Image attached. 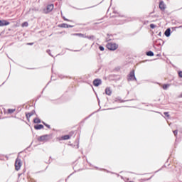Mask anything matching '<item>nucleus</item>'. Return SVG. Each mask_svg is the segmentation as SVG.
I'll list each match as a JSON object with an SVG mask.
<instances>
[{"instance_id":"nucleus-9","label":"nucleus","mask_w":182,"mask_h":182,"mask_svg":"<svg viewBox=\"0 0 182 182\" xmlns=\"http://www.w3.org/2000/svg\"><path fill=\"white\" fill-rule=\"evenodd\" d=\"M36 130H41V129H43V125L39 124L34 127Z\"/></svg>"},{"instance_id":"nucleus-1","label":"nucleus","mask_w":182,"mask_h":182,"mask_svg":"<svg viewBox=\"0 0 182 182\" xmlns=\"http://www.w3.org/2000/svg\"><path fill=\"white\" fill-rule=\"evenodd\" d=\"M107 48L109 50H116V49H117L119 48V46L116 43H109L107 45Z\"/></svg>"},{"instance_id":"nucleus-18","label":"nucleus","mask_w":182,"mask_h":182,"mask_svg":"<svg viewBox=\"0 0 182 182\" xmlns=\"http://www.w3.org/2000/svg\"><path fill=\"white\" fill-rule=\"evenodd\" d=\"M45 139H46V136H43L40 137L39 140L43 141V140H45Z\"/></svg>"},{"instance_id":"nucleus-25","label":"nucleus","mask_w":182,"mask_h":182,"mask_svg":"<svg viewBox=\"0 0 182 182\" xmlns=\"http://www.w3.org/2000/svg\"><path fill=\"white\" fill-rule=\"evenodd\" d=\"M178 75L180 76V77H182V72H179Z\"/></svg>"},{"instance_id":"nucleus-15","label":"nucleus","mask_w":182,"mask_h":182,"mask_svg":"<svg viewBox=\"0 0 182 182\" xmlns=\"http://www.w3.org/2000/svg\"><path fill=\"white\" fill-rule=\"evenodd\" d=\"M147 56H154V53L152 51L146 53Z\"/></svg>"},{"instance_id":"nucleus-13","label":"nucleus","mask_w":182,"mask_h":182,"mask_svg":"<svg viewBox=\"0 0 182 182\" xmlns=\"http://www.w3.org/2000/svg\"><path fill=\"white\" fill-rule=\"evenodd\" d=\"M60 27L61 28H72V26H68V24L63 23V24L60 25Z\"/></svg>"},{"instance_id":"nucleus-21","label":"nucleus","mask_w":182,"mask_h":182,"mask_svg":"<svg viewBox=\"0 0 182 182\" xmlns=\"http://www.w3.org/2000/svg\"><path fill=\"white\" fill-rule=\"evenodd\" d=\"M100 50H105V48L103 46H100Z\"/></svg>"},{"instance_id":"nucleus-8","label":"nucleus","mask_w":182,"mask_h":182,"mask_svg":"<svg viewBox=\"0 0 182 182\" xmlns=\"http://www.w3.org/2000/svg\"><path fill=\"white\" fill-rule=\"evenodd\" d=\"M105 93L106 95H107L108 96H110L112 95V90L110 89V87H107L105 89Z\"/></svg>"},{"instance_id":"nucleus-7","label":"nucleus","mask_w":182,"mask_h":182,"mask_svg":"<svg viewBox=\"0 0 182 182\" xmlns=\"http://www.w3.org/2000/svg\"><path fill=\"white\" fill-rule=\"evenodd\" d=\"M159 8L161 9V11H164L166 9V4H164V2L161 1L159 4Z\"/></svg>"},{"instance_id":"nucleus-17","label":"nucleus","mask_w":182,"mask_h":182,"mask_svg":"<svg viewBox=\"0 0 182 182\" xmlns=\"http://www.w3.org/2000/svg\"><path fill=\"white\" fill-rule=\"evenodd\" d=\"M34 123H41V119L39 118L34 119Z\"/></svg>"},{"instance_id":"nucleus-12","label":"nucleus","mask_w":182,"mask_h":182,"mask_svg":"<svg viewBox=\"0 0 182 182\" xmlns=\"http://www.w3.org/2000/svg\"><path fill=\"white\" fill-rule=\"evenodd\" d=\"M75 36H79L80 38H86V36H85L82 33H75L74 34Z\"/></svg>"},{"instance_id":"nucleus-5","label":"nucleus","mask_w":182,"mask_h":182,"mask_svg":"<svg viewBox=\"0 0 182 182\" xmlns=\"http://www.w3.org/2000/svg\"><path fill=\"white\" fill-rule=\"evenodd\" d=\"M9 23V21H6V20H0V26H8Z\"/></svg>"},{"instance_id":"nucleus-10","label":"nucleus","mask_w":182,"mask_h":182,"mask_svg":"<svg viewBox=\"0 0 182 182\" xmlns=\"http://www.w3.org/2000/svg\"><path fill=\"white\" fill-rule=\"evenodd\" d=\"M164 90H167L170 87V84H165L162 86Z\"/></svg>"},{"instance_id":"nucleus-11","label":"nucleus","mask_w":182,"mask_h":182,"mask_svg":"<svg viewBox=\"0 0 182 182\" xmlns=\"http://www.w3.org/2000/svg\"><path fill=\"white\" fill-rule=\"evenodd\" d=\"M165 36H167V38L170 36V28L166 29V31H165Z\"/></svg>"},{"instance_id":"nucleus-26","label":"nucleus","mask_w":182,"mask_h":182,"mask_svg":"<svg viewBox=\"0 0 182 182\" xmlns=\"http://www.w3.org/2000/svg\"><path fill=\"white\" fill-rule=\"evenodd\" d=\"M45 124V126H46V127H48V129L50 128V126H49V125H48V124Z\"/></svg>"},{"instance_id":"nucleus-3","label":"nucleus","mask_w":182,"mask_h":182,"mask_svg":"<svg viewBox=\"0 0 182 182\" xmlns=\"http://www.w3.org/2000/svg\"><path fill=\"white\" fill-rule=\"evenodd\" d=\"M53 11V4H50L47 6L46 10H44L45 14H49V12H52Z\"/></svg>"},{"instance_id":"nucleus-4","label":"nucleus","mask_w":182,"mask_h":182,"mask_svg":"<svg viewBox=\"0 0 182 182\" xmlns=\"http://www.w3.org/2000/svg\"><path fill=\"white\" fill-rule=\"evenodd\" d=\"M128 80H136V77L134 76V71L130 73Z\"/></svg>"},{"instance_id":"nucleus-6","label":"nucleus","mask_w":182,"mask_h":182,"mask_svg":"<svg viewBox=\"0 0 182 182\" xmlns=\"http://www.w3.org/2000/svg\"><path fill=\"white\" fill-rule=\"evenodd\" d=\"M94 86H100V85H102V80L96 79L93 81Z\"/></svg>"},{"instance_id":"nucleus-19","label":"nucleus","mask_w":182,"mask_h":182,"mask_svg":"<svg viewBox=\"0 0 182 182\" xmlns=\"http://www.w3.org/2000/svg\"><path fill=\"white\" fill-rule=\"evenodd\" d=\"M150 28H151V29H154V28H156V25H154V24H151V25H150Z\"/></svg>"},{"instance_id":"nucleus-22","label":"nucleus","mask_w":182,"mask_h":182,"mask_svg":"<svg viewBox=\"0 0 182 182\" xmlns=\"http://www.w3.org/2000/svg\"><path fill=\"white\" fill-rule=\"evenodd\" d=\"M164 114H165V116H166V117H170V115L168 114V112H164Z\"/></svg>"},{"instance_id":"nucleus-23","label":"nucleus","mask_w":182,"mask_h":182,"mask_svg":"<svg viewBox=\"0 0 182 182\" xmlns=\"http://www.w3.org/2000/svg\"><path fill=\"white\" fill-rule=\"evenodd\" d=\"M177 133H178L177 130L173 131V134H174L175 136H177Z\"/></svg>"},{"instance_id":"nucleus-16","label":"nucleus","mask_w":182,"mask_h":182,"mask_svg":"<svg viewBox=\"0 0 182 182\" xmlns=\"http://www.w3.org/2000/svg\"><path fill=\"white\" fill-rule=\"evenodd\" d=\"M63 140H69L70 139V136L69 135H65L63 137Z\"/></svg>"},{"instance_id":"nucleus-2","label":"nucleus","mask_w":182,"mask_h":182,"mask_svg":"<svg viewBox=\"0 0 182 182\" xmlns=\"http://www.w3.org/2000/svg\"><path fill=\"white\" fill-rule=\"evenodd\" d=\"M22 166V163L21 162L20 159H16V163H15V167L16 170H20L21 167Z\"/></svg>"},{"instance_id":"nucleus-14","label":"nucleus","mask_w":182,"mask_h":182,"mask_svg":"<svg viewBox=\"0 0 182 182\" xmlns=\"http://www.w3.org/2000/svg\"><path fill=\"white\" fill-rule=\"evenodd\" d=\"M28 26V22H24L21 24L22 28H27Z\"/></svg>"},{"instance_id":"nucleus-24","label":"nucleus","mask_w":182,"mask_h":182,"mask_svg":"<svg viewBox=\"0 0 182 182\" xmlns=\"http://www.w3.org/2000/svg\"><path fill=\"white\" fill-rule=\"evenodd\" d=\"M31 116H32V114L28 113V114H26L27 117H31Z\"/></svg>"},{"instance_id":"nucleus-20","label":"nucleus","mask_w":182,"mask_h":182,"mask_svg":"<svg viewBox=\"0 0 182 182\" xmlns=\"http://www.w3.org/2000/svg\"><path fill=\"white\" fill-rule=\"evenodd\" d=\"M9 113H14V112H15V109H9L8 110Z\"/></svg>"},{"instance_id":"nucleus-27","label":"nucleus","mask_w":182,"mask_h":182,"mask_svg":"<svg viewBox=\"0 0 182 182\" xmlns=\"http://www.w3.org/2000/svg\"><path fill=\"white\" fill-rule=\"evenodd\" d=\"M180 97H182V92H181V95H180Z\"/></svg>"}]
</instances>
